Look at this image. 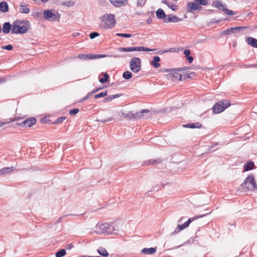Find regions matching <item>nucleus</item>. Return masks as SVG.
<instances>
[{
    "instance_id": "f257e3e1",
    "label": "nucleus",
    "mask_w": 257,
    "mask_h": 257,
    "mask_svg": "<svg viewBox=\"0 0 257 257\" xmlns=\"http://www.w3.org/2000/svg\"><path fill=\"white\" fill-rule=\"evenodd\" d=\"M97 233H105L107 234H117L119 226L115 223H104L97 224L96 226Z\"/></svg>"
},
{
    "instance_id": "f03ea898",
    "label": "nucleus",
    "mask_w": 257,
    "mask_h": 257,
    "mask_svg": "<svg viewBox=\"0 0 257 257\" xmlns=\"http://www.w3.org/2000/svg\"><path fill=\"white\" fill-rule=\"evenodd\" d=\"M30 29V24L29 21H17L12 25V33L25 34L28 29Z\"/></svg>"
},
{
    "instance_id": "7ed1b4c3",
    "label": "nucleus",
    "mask_w": 257,
    "mask_h": 257,
    "mask_svg": "<svg viewBox=\"0 0 257 257\" xmlns=\"http://www.w3.org/2000/svg\"><path fill=\"white\" fill-rule=\"evenodd\" d=\"M150 111L148 109H143L139 112H134L130 111L128 113L122 112V114L124 118H127L129 120H136L140 118L145 119L150 116Z\"/></svg>"
},
{
    "instance_id": "20e7f679",
    "label": "nucleus",
    "mask_w": 257,
    "mask_h": 257,
    "mask_svg": "<svg viewBox=\"0 0 257 257\" xmlns=\"http://www.w3.org/2000/svg\"><path fill=\"white\" fill-rule=\"evenodd\" d=\"M243 191L257 190V185L253 174L248 175L240 185Z\"/></svg>"
},
{
    "instance_id": "39448f33",
    "label": "nucleus",
    "mask_w": 257,
    "mask_h": 257,
    "mask_svg": "<svg viewBox=\"0 0 257 257\" xmlns=\"http://www.w3.org/2000/svg\"><path fill=\"white\" fill-rule=\"evenodd\" d=\"M185 67L179 68L177 69H164L163 72H170L167 76L168 79H170L173 81L177 80H182V76L181 75V71L185 70Z\"/></svg>"
},
{
    "instance_id": "423d86ee",
    "label": "nucleus",
    "mask_w": 257,
    "mask_h": 257,
    "mask_svg": "<svg viewBox=\"0 0 257 257\" xmlns=\"http://www.w3.org/2000/svg\"><path fill=\"white\" fill-rule=\"evenodd\" d=\"M100 19L101 26L105 29L112 28L115 23V17L112 14L104 15Z\"/></svg>"
},
{
    "instance_id": "0eeeda50",
    "label": "nucleus",
    "mask_w": 257,
    "mask_h": 257,
    "mask_svg": "<svg viewBox=\"0 0 257 257\" xmlns=\"http://www.w3.org/2000/svg\"><path fill=\"white\" fill-rule=\"evenodd\" d=\"M231 105V102L227 99H223L217 101L212 108L213 113L218 114L223 111Z\"/></svg>"
},
{
    "instance_id": "6e6552de",
    "label": "nucleus",
    "mask_w": 257,
    "mask_h": 257,
    "mask_svg": "<svg viewBox=\"0 0 257 257\" xmlns=\"http://www.w3.org/2000/svg\"><path fill=\"white\" fill-rule=\"evenodd\" d=\"M44 17L47 21L54 22L56 21H59L60 15L54 10H48L44 11Z\"/></svg>"
},
{
    "instance_id": "1a4fd4ad",
    "label": "nucleus",
    "mask_w": 257,
    "mask_h": 257,
    "mask_svg": "<svg viewBox=\"0 0 257 257\" xmlns=\"http://www.w3.org/2000/svg\"><path fill=\"white\" fill-rule=\"evenodd\" d=\"M212 6L217 8L219 10L222 11L227 15L231 16L235 14L234 12L227 9L225 7V5L219 1L214 2L212 4Z\"/></svg>"
},
{
    "instance_id": "9d476101",
    "label": "nucleus",
    "mask_w": 257,
    "mask_h": 257,
    "mask_svg": "<svg viewBox=\"0 0 257 257\" xmlns=\"http://www.w3.org/2000/svg\"><path fill=\"white\" fill-rule=\"evenodd\" d=\"M37 122V119L35 117H28L22 121L21 123H18L19 126L24 127H30L35 125Z\"/></svg>"
},
{
    "instance_id": "9b49d317",
    "label": "nucleus",
    "mask_w": 257,
    "mask_h": 257,
    "mask_svg": "<svg viewBox=\"0 0 257 257\" xmlns=\"http://www.w3.org/2000/svg\"><path fill=\"white\" fill-rule=\"evenodd\" d=\"M107 56L106 55H102V54H80L77 57L81 60H87V59H98L104 58L107 57Z\"/></svg>"
},
{
    "instance_id": "f8f14e48",
    "label": "nucleus",
    "mask_w": 257,
    "mask_h": 257,
    "mask_svg": "<svg viewBox=\"0 0 257 257\" xmlns=\"http://www.w3.org/2000/svg\"><path fill=\"white\" fill-rule=\"evenodd\" d=\"M202 7L196 2H190L187 4V10L189 13H195L196 11H199Z\"/></svg>"
},
{
    "instance_id": "ddd939ff",
    "label": "nucleus",
    "mask_w": 257,
    "mask_h": 257,
    "mask_svg": "<svg viewBox=\"0 0 257 257\" xmlns=\"http://www.w3.org/2000/svg\"><path fill=\"white\" fill-rule=\"evenodd\" d=\"M153 50H154L149 49L144 47L120 48L119 49V51H124V52H131L133 51H153Z\"/></svg>"
},
{
    "instance_id": "4468645a",
    "label": "nucleus",
    "mask_w": 257,
    "mask_h": 257,
    "mask_svg": "<svg viewBox=\"0 0 257 257\" xmlns=\"http://www.w3.org/2000/svg\"><path fill=\"white\" fill-rule=\"evenodd\" d=\"M249 28L248 26L245 27H232L227 29L223 32L224 35H228L230 34H234L236 32H238L240 31L244 30V29Z\"/></svg>"
},
{
    "instance_id": "2eb2a0df",
    "label": "nucleus",
    "mask_w": 257,
    "mask_h": 257,
    "mask_svg": "<svg viewBox=\"0 0 257 257\" xmlns=\"http://www.w3.org/2000/svg\"><path fill=\"white\" fill-rule=\"evenodd\" d=\"M182 21V19L179 18L176 16H173L172 15H166L165 19L163 20L164 22L165 23H170V22H179Z\"/></svg>"
},
{
    "instance_id": "dca6fc26",
    "label": "nucleus",
    "mask_w": 257,
    "mask_h": 257,
    "mask_svg": "<svg viewBox=\"0 0 257 257\" xmlns=\"http://www.w3.org/2000/svg\"><path fill=\"white\" fill-rule=\"evenodd\" d=\"M162 161V160L160 158H158L156 159H150V160L145 161L143 163V165L146 166H148L150 165L155 166V165H156L161 163Z\"/></svg>"
},
{
    "instance_id": "f3484780",
    "label": "nucleus",
    "mask_w": 257,
    "mask_h": 257,
    "mask_svg": "<svg viewBox=\"0 0 257 257\" xmlns=\"http://www.w3.org/2000/svg\"><path fill=\"white\" fill-rule=\"evenodd\" d=\"M255 168L254 163L252 161H247L243 166L244 171H248Z\"/></svg>"
},
{
    "instance_id": "a211bd4d",
    "label": "nucleus",
    "mask_w": 257,
    "mask_h": 257,
    "mask_svg": "<svg viewBox=\"0 0 257 257\" xmlns=\"http://www.w3.org/2000/svg\"><path fill=\"white\" fill-rule=\"evenodd\" d=\"M156 252V247L144 248L141 253L144 254H153Z\"/></svg>"
},
{
    "instance_id": "6ab92c4d",
    "label": "nucleus",
    "mask_w": 257,
    "mask_h": 257,
    "mask_svg": "<svg viewBox=\"0 0 257 257\" xmlns=\"http://www.w3.org/2000/svg\"><path fill=\"white\" fill-rule=\"evenodd\" d=\"M201 124L198 122L195 123H187L183 125L184 127L189 128H200L201 127Z\"/></svg>"
},
{
    "instance_id": "aec40b11",
    "label": "nucleus",
    "mask_w": 257,
    "mask_h": 257,
    "mask_svg": "<svg viewBox=\"0 0 257 257\" xmlns=\"http://www.w3.org/2000/svg\"><path fill=\"white\" fill-rule=\"evenodd\" d=\"M210 213H206L205 214H202V215H196V216H195L192 218H190L188 219V220L187 221H186L185 222V225L187 226V227H188L189 224L192 222H193V221L195 220L196 219H199L200 218H201L202 217H204L205 216H206V215H207L208 214H209Z\"/></svg>"
},
{
    "instance_id": "412c9836",
    "label": "nucleus",
    "mask_w": 257,
    "mask_h": 257,
    "mask_svg": "<svg viewBox=\"0 0 257 257\" xmlns=\"http://www.w3.org/2000/svg\"><path fill=\"white\" fill-rule=\"evenodd\" d=\"M100 76H102L103 78H99V81L101 83L108 82L109 81V75L107 73L102 72L100 74Z\"/></svg>"
},
{
    "instance_id": "4be33fe9",
    "label": "nucleus",
    "mask_w": 257,
    "mask_h": 257,
    "mask_svg": "<svg viewBox=\"0 0 257 257\" xmlns=\"http://www.w3.org/2000/svg\"><path fill=\"white\" fill-rule=\"evenodd\" d=\"M190 75H193V76H196V74L194 72H189V71H181V75L182 76V80H186L188 77H190Z\"/></svg>"
},
{
    "instance_id": "5701e85b",
    "label": "nucleus",
    "mask_w": 257,
    "mask_h": 257,
    "mask_svg": "<svg viewBox=\"0 0 257 257\" xmlns=\"http://www.w3.org/2000/svg\"><path fill=\"white\" fill-rule=\"evenodd\" d=\"M22 119L20 118L18 116H15L14 118H10L8 120H6L5 122L0 121V127L4 126L6 124L11 123V122H14L16 120H21Z\"/></svg>"
},
{
    "instance_id": "b1692460",
    "label": "nucleus",
    "mask_w": 257,
    "mask_h": 257,
    "mask_svg": "<svg viewBox=\"0 0 257 257\" xmlns=\"http://www.w3.org/2000/svg\"><path fill=\"white\" fill-rule=\"evenodd\" d=\"M27 5L23 3L20 5V8L19 9V11L21 13L28 14L30 12L29 9L27 7Z\"/></svg>"
},
{
    "instance_id": "393cba45",
    "label": "nucleus",
    "mask_w": 257,
    "mask_h": 257,
    "mask_svg": "<svg viewBox=\"0 0 257 257\" xmlns=\"http://www.w3.org/2000/svg\"><path fill=\"white\" fill-rule=\"evenodd\" d=\"M12 26L9 22L5 23L3 25V31L5 34H8L12 30Z\"/></svg>"
},
{
    "instance_id": "a878e982",
    "label": "nucleus",
    "mask_w": 257,
    "mask_h": 257,
    "mask_svg": "<svg viewBox=\"0 0 257 257\" xmlns=\"http://www.w3.org/2000/svg\"><path fill=\"white\" fill-rule=\"evenodd\" d=\"M247 43L252 47L257 48V39L249 37L247 39Z\"/></svg>"
},
{
    "instance_id": "bb28decb",
    "label": "nucleus",
    "mask_w": 257,
    "mask_h": 257,
    "mask_svg": "<svg viewBox=\"0 0 257 257\" xmlns=\"http://www.w3.org/2000/svg\"><path fill=\"white\" fill-rule=\"evenodd\" d=\"M97 252L103 257H107L109 255L108 252L106 249L102 247H99L97 250Z\"/></svg>"
},
{
    "instance_id": "cd10ccee",
    "label": "nucleus",
    "mask_w": 257,
    "mask_h": 257,
    "mask_svg": "<svg viewBox=\"0 0 257 257\" xmlns=\"http://www.w3.org/2000/svg\"><path fill=\"white\" fill-rule=\"evenodd\" d=\"M187 227L185 225V223L182 225H178L175 230L171 233V235H173L175 234L178 233L181 230H183L184 229Z\"/></svg>"
},
{
    "instance_id": "c85d7f7f",
    "label": "nucleus",
    "mask_w": 257,
    "mask_h": 257,
    "mask_svg": "<svg viewBox=\"0 0 257 257\" xmlns=\"http://www.w3.org/2000/svg\"><path fill=\"white\" fill-rule=\"evenodd\" d=\"M109 1L116 7H120L124 3V0H109Z\"/></svg>"
},
{
    "instance_id": "c756f323",
    "label": "nucleus",
    "mask_w": 257,
    "mask_h": 257,
    "mask_svg": "<svg viewBox=\"0 0 257 257\" xmlns=\"http://www.w3.org/2000/svg\"><path fill=\"white\" fill-rule=\"evenodd\" d=\"M9 10V7L6 2H3L0 3V11L3 13L7 12Z\"/></svg>"
},
{
    "instance_id": "7c9ffc66",
    "label": "nucleus",
    "mask_w": 257,
    "mask_h": 257,
    "mask_svg": "<svg viewBox=\"0 0 257 257\" xmlns=\"http://www.w3.org/2000/svg\"><path fill=\"white\" fill-rule=\"evenodd\" d=\"M156 16L157 18L160 19H163V20L165 19V17H166L165 12L161 9H159L157 11Z\"/></svg>"
},
{
    "instance_id": "2f4dec72",
    "label": "nucleus",
    "mask_w": 257,
    "mask_h": 257,
    "mask_svg": "<svg viewBox=\"0 0 257 257\" xmlns=\"http://www.w3.org/2000/svg\"><path fill=\"white\" fill-rule=\"evenodd\" d=\"M60 5L66 7H73L75 5V2L73 1H68L66 2H61Z\"/></svg>"
},
{
    "instance_id": "473e14b6",
    "label": "nucleus",
    "mask_w": 257,
    "mask_h": 257,
    "mask_svg": "<svg viewBox=\"0 0 257 257\" xmlns=\"http://www.w3.org/2000/svg\"><path fill=\"white\" fill-rule=\"evenodd\" d=\"M66 253V250L65 249H61L56 252V257H62L64 256Z\"/></svg>"
},
{
    "instance_id": "72a5a7b5",
    "label": "nucleus",
    "mask_w": 257,
    "mask_h": 257,
    "mask_svg": "<svg viewBox=\"0 0 257 257\" xmlns=\"http://www.w3.org/2000/svg\"><path fill=\"white\" fill-rule=\"evenodd\" d=\"M122 77L124 79L128 80L132 78V74L130 71H126L123 73Z\"/></svg>"
},
{
    "instance_id": "f704fd0d",
    "label": "nucleus",
    "mask_w": 257,
    "mask_h": 257,
    "mask_svg": "<svg viewBox=\"0 0 257 257\" xmlns=\"http://www.w3.org/2000/svg\"><path fill=\"white\" fill-rule=\"evenodd\" d=\"M141 65H130L131 70L135 73L139 72L141 70Z\"/></svg>"
},
{
    "instance_id": "c9c22d12",
    "label": "nucleus",
    "mask_w": 257,
    "mask_h": 257,
    "mask_svg": "<svg viewBox=\"0 0 257 257\" xmlns=\"http://www.w3.org/2000/svg\"><path fill=\"white\" fill-rule=\"evenodd\" d=\"M107 94V91H105L104 92H100L98 94H95L94 95V98L95 99H98V98H101V97H104V96H106Z\"/></svg>"
},
{
    "instance_id": "e433bc0d",
    "label": "nucleus",
    "mask_w": 257,
    "mask_h": 257,
    "mask_svg": "<svg viewBox=\"0 0 257 257\" xmlns=\"http://www.w3.org/2000/svg\"><path fill=\"white\" fill-rule=\"evenodd\" d=\"M66 118V116H62L58 118L55 121L52 122V124H58L62 123L65 119Z\"/></svg>"
},
{
    "instance_id": "4c0bfd02",
    "label": "nucleus",
    "mask_w": 257,
    "mask_h": 257,
    "mask_svg": "<svg viewBox=\"0 0 257 257\" xmlns=\"http://www.w3.org/2000/svg\"><path fill=\"white\" fill-rule=\"evenodd\" d=\"M141 62L139 58L135 57L132 59L130 64H140Z\"/></svg>"
},
{
    "instance_id": "58836bf2",
    "label": "nucleus",
    "mask_w": 257,
    "mask_h": 257,
    "mask_svg": "<svg viewBox=\"0 0 257 257\" xmlns=\"http://www.w3.org/2000/svg\"><path fill=\"white\" fill-rule=\"evenodd\" d=\"M194 1L200 6H206L208 4V2L207 0H195Z\"/></svg>"
},
{
    "instance_id": "ea45409f",
    "label": "nucleus",
    "mask_w": 257,
    "mask_h": 257,
    "mask_svg": "<svg viewBox=\"0 0 257 257\" xmlns=\"http://www.w3.org/2000/svg\"><path fill=\"white\" fill-rule=\"evenodd\" d=\"M160 60V58L159 56H154L153 60L151 62L150 64H158V63Z\"/></svg>"
},
{
    "instance_id": "a19ab883",
    "label": "nucleus",
    "mask_w": 257,
    "mask_h": 257,
    "mask_svg": "<svg viewBox=\"0 0 257 257\" xmlns=\"http://www.w3.org/2000/svg\"><path fill=\"white\" fill-rule=\"evenodd\" d=\"M3 168L4 169L5 174L10 173V172H12L15 169V167H6V168Z\"/></svg>"
},
{
    "instance_id": "79ce46f5",
    "label": "nucleus",
    "mask_w": 257,
    "mask_h": 257,
    "mask_svg": "<svg viewBox=\"0 0 257 257\" xmlns=\"http://www.w3.org/2000/svg\"><path fill=\"white\" fill-rule=\"evenodd\" d=\"M79 111V109L78 108H74L71 110H70L69 113L70 115H75L78 113Z\"/></svg>"
},
{
    "instance_id": "37998d69",
    "label": "nucleus",
    "mask_w": 257,
    "mask_h": 257,
    "mask_svg": "<svg viewBox=\"0 0 257 257\" xmlns=\"http://www.w3.org/2000/svg\"><path fill=\"white\" fill-rule=\"evenodd\" d=\"M194 67L196 69H202L203 70H208L210 69L207 67L205 66H203V65H196Z\"/></svg>"
},
{
    "instance_id": "c03bdc74",
    "label": "nucleus",
    "mask_w": 257,
    "mask_h": 257,
    "mask_svg": "<svg viewBox=\"0 0 257 257\" xmlns=\"http://www.w3.org/2000/svg\"><path fill=\"white\" fill-rule=\"evenodd\" d=\"M146 2V0H138L137 6L138 7H143Z\"/></svg>"
},
{
    "instance_id": "a18cd8bd",
    "label": "nucleus",
    "mask_w": 257,
    "mask_h": 257,
    "mask_svg": "<svg viewBox=\"0 0 257 257\" xmlns=\"http://www.w3.org/2000/svg\"><path fill=\"white\" fill-rule=\"evenodd\" d=\"M116 35L119 37H123L125 38H130L132 36V35L130 34L117 33Z\"/></svg>"
},
{
    "instance_id": "49530a36",
    "label": "nucleus",
    "mask_w": 257,
    "mask_h": 257,
    "mask_svg": "<svg viewBox=\"0 0 257 257\" xmlns=\"http://www.w3.org/2000/svg\"><path fill=\"white\" fill-rule=\"evenodd\" d=\"M93 94V93H92V91L91 92L88 93L86 96H85L81 99V102L87 100V99L89 98Z\"/></svg>"
},
{
    "instance_id": "de8ad7c7",
    "label": "nucleus",
    "mask_w": 257,
    "mask_h": 257,
    "mask_svg": "<svg viewBox=\"0 0 257 257\" xmlns=\"http://www.w3.org/2000/svg\"><path fill=\"white\" fill-rule=\"evenodd\" d=\"M98 36H99V34L97 32H93L90 33L89 35L90 38L91 39H94Z\"/></svg>"
},
{
    "instance_id": "09e8293b",
    "label": "nucleus",
    "mask_w": 257,
    "mask_h": 257,
    "mask_svg": "<svg viewBox=\"0 0 257 257\" xmlns=\"http://www.w3.org/2000/svg\"><path fill=\"white\" fill-rule=\"evenodd\" d=\"M114 119V118L112 117H110L107 119H102V120H97V121H100L101 122H103V123H105V122H108L109 121H111L112 120Z\"/></svg>"
},
{
    "instance_id": "8fccbe9b",
    "label": "nucleus",
    "mask_w": 257,
    "mask_h": 257,
    "mask_svg": "<svg viewBox=\"0 0 257 257\" xmlns=\"http://www.w3.org/2000/svg\"><path fill=\"white\" fill-rule=\"evenodd\" d=\"M3 49H6L7 50H11L13 49V46L11 45H9L7 46H4L2 47Z\"/></svg>"
},
{
    "instance_id": "3c124183",
    "label": "nucleus",
    "mask_w": 257,
    "mask_h": 257,
    "mask_svg": "<svg viewBox=\"0 0 257 257\" xmlns=\"http://www.w3.org/2000/svg\"><path fill=\"white\" fill-rule=\"evenodd\" d=\"M77 215L76 214H67L66 215H64L63 216L59 218L57 221L55 222L56 223H60L61 222V219L63 217H65V216H76Z\"/></svg>"
},
{
    "instance_id": "603ef678",
    "label": "nucleus",
    "mask_w": 257,
    "mask_h": 257,
    "mask_svg": "<svg viewBox=\"0 0 257 257\" xmlns=\"http://www.w3.org/2000/svg\"><path fill=\"white\" fill-rule=\"evenodd\" d=\"M112 100H113V99H112L111 95H109L108 97L104 98L103 101L104 102H106L107 101H110Z\"/></svg>"
},
{
    "instance_id": "864d4df0",
    "label": "nucleus",
    "mask_w": 257,
    "mask_h": 257,
    "mask_svg": "<svg viewBox=\"0 0 257 257\" xmlns=\"http://www.w3.org/2000/svg\"><path fill=\"white\" fill-rule=\"evenodd\" d=\"M121 95H122V94L119 93V94H114V95H111V96H112V99H114L115 98L120 97Z\"/></svg>"
},
{
    "instance_id": "5fc2aeb1",
    "label": "nucleus",
    "mask_w": 257,
    "mask_h": 257,
    "mask_svg": "<svg viewBox=\"0 0 257 257\" xmlns=\"http://www.w3.org/2000/svg\"><path fill=\"white\" fill-rule=\"evenodd\" d=\"M41 121L42 122V123H45L49 122L50 120L48 119L47 117H45L41 119Z\"/></svg>"
},
{
    "instance_id": "6e6d98bb",
    "label": "nucleus",
    "mask_w": 257,
    "mask_h": 257,
    "mask_svg": "<svg viewBox=\"0 0 257 257\" xmlns=\"http://www.w3.org/2000/svg\"><path fill=\"white\" fill-rule=\"evenodd\" d=\"M170 8H171L173 11H176L177 9V6L175 5H170Z\"/></svg>"
},
{
    "instance_id": "4d7b16f0",
    "label": "nucleus",
    "mask_w": 257,
    "mask_h": 257,
    "mask_svg": "<svg viewBox=\"0 0 257 257\" xmlns=\"http://www.w3.org/2000/svg\"><path fill=\"white\" fill-rule=\"evenodd\" d=\"M184 54L185 55L186 57L190 56V51L189 50H185L184 51Z\"/></svg>"
},
{
    "instance_id": "13d9d810",
    "label": "nucleus",
    "mask_w": 257,
    "mask_h": 257,
    "mask_svg": "<svg viewBox=\"0 0 257 257\" xmlns=\"http://www.w3.org/2000/svg\"><path fill=\"white\" fill-rule=\"evenodd\" d=\"M187 60H188V61L189 63H191L192 62H193V58L192 56H187L186 57Z\"/></svg>"
},
{
    "instance_id": "bf43d9fd",
    "label": "nucleus",
    "mask_w": 257,
    "mask_h": 257,
    "mask_svg": "<svg viewBox=\"0 0 257 257\" xmlns=\"http://www.w3.org/2000/svg\"><path fill=\"white\" fill-rule=\"evenodd\" d=\"M175 48H170L168 50L164 51L163 53L175 52Z\"/></svg>"
},
{
    "instance_id": "052dcab7",
    "label": "nucleus",
    "mask_w": 257,
    "mask_h": 257,
    "mask_svg": "<svg viewBox=\"0 0 257 257\" xmlns=\"http://www.w3.org/2000/svg\"><path fill=\"white\" fill-rule=\"evenodd\" d=\"M35 2H36L38 4H40L41 3H44L46 2L48 0H33Z\"/></svg>"
},
{
    "instance_id": "680f3d73",
    "label": "nucleus",
    "mask_w": 257,
    "mask_h": 257,
    "mask_svg": "<svg viewBox=\"0 0 257 257\" xmlns=\"http://www.w3.org/2000/svg\"><path fill=\"white\" fill-rule=\"evenodd\" d=\"M72 247H73V245L72 243L68 244L66 246V248L68 249H70Z\"/></svg>"
},
{
    "instance_id": "e2e57ef3",
    "label": "nucleus",
    "mask_w": 257,
    "mask_h": 257,
    "mask_svg": "<svg viewBox=\"0 0 257 257\" xmlns=\"http://www.w3.org/2000/svg\"><path fill=\"white\" fill-rule=\"evenodd\" d=\"M101 88H95L94 89H93L92 92V93L94 94L95 93V92L98 91L99 90H100Z\"/></svg>"
},
{
    "instance_id": "0e129e2a",
    "label": "nucleus",
    "mask_w": 257,
    "mask_h": 257,
    "mask_svg": "<svg viewBox=\"0 0 257 257\" xmlns=\"http://www.w3.org/2000/svg\"><path fill=\"white\" fill-rule=\"evenodd\" d=\"M5 175L4 168L0 169V175Z\"/></svg>"
},
{
    "instance_id": "69168bd1",
    "label": "nucleus",
    "mask_w": 257,
    "mask_h": 257,
    "mask_svg": "<svg viewBox=\"0 0 257 257\" xmlns=\"http://www.w3.org/2000/svg\"><path fill=\"white\" fill-rule=\"evenodd\" d=\"M19 117L20 118H21L22 119L21 120H16V121H17V125L19 126V124H18V123H21L22 121H23L24 120H23V117Z\"/></svg>"
},
{
    "instance_id": "338daca9",
    "label": "nucleus",
    "mask_w": 257,
    "mask_h": 257,
    "mask_svg": "<svg viewBox=\"0 0 257 257\" xmlns=\"http://www.w3.org/2000/svg\"><path fill=\"white\" fill-rule=\"evenodd\" d=\"M162 3L167 5L168 6V7H170V4L168 3L167 1L164 0L162 1Z\"/></svg>"
},
{
    "instance_id": "774afa93",
    "label": "nucleus",
    "mask_w": 257,
    "mask_h": 257,
    "mask_svg": "<svg viewBox=\"0 0 257 257\" xmlns=\"http://www.w3.org/2000/svg\"><path fill=\"white\" fill-rule=\"evenodd\" d=\"M6 81V79L4 78H0V83L4 82Z\"/></svg>"
}]
</instances>
